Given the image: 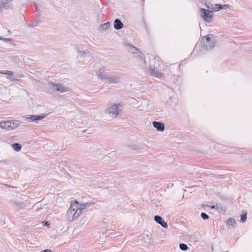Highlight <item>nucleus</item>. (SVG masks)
Here are the masks:
<instances>
[{
  "label": "nucleus",
  "instance_id": "nucleus-1",
  "mask_svg": "<svg viewBox=\"0 0 252 252\" xmlns=\"http://www.w3.org/2000/svg\"><path fill=\"white\" fill-rule=\"evenodd\" d=\"M91 205V202L79 204L78 201H75L72 203L67 211V219L68 221H72L77 219L81 214L83 209Z\"/></svg>",
  "mask_w": 252,
  "mask_h": 252
},
{
  "label": "nucleus",
  "instance_id": "nucleus-2",
  "mask_svg": "<svg viewBox=\"0 0 252 252\" xmlns=\"http://www.w3.org/2000/svg\"><path fill=\"white\" fill-rule=\"evenodd\" d=\"M96 75L105 83L118 84L121 82V78L117 75H109L106 73L105 68L102 67L96 72Z\"/></svg>",
  "mask_w": 252,
  "mask_h": 252
},
{
  "label": "nucleus",
  "instance_id": "nucleus-3",
  "mask_svg": "<svg viewBox=\"0 0 252 252\" xmlns=\"http://www.w3.org/2000/svg\"><path fill=\"white\" fill-rule=\"evenodd\" d=\"M122 105L120 103H111L105 109V112L113 118H116L121 111Z\"/></svg>",
  "mask_w": 252,
  "mask_h": 252
},
{
  "label": "nucleus",
  "instance_id": "nucleus-4",
  "mask_svg": "<svg viewBox=\"0 0 252 252\" xmlns=\"http://www.w3.org/2000/svg\"><path fill=\"white\" fill-rule=\"evenodd\" d=\"M201 43L205 49H211L215 46V40L212 35H208L202 38Z\"/></svg>",
  "mask_w": 252,
  "mask_h": 252
},
{
  "label": "nucleus",
  "instance_id": "nucleus-5",
  "mask_svg": "<svg viewBox=\"0 0 252 252\" xmlns=\"http://www.w3.org/2000/svg\"><path fill=\"white\" fill-rule=\"evenodd\" d=\"M199 14L200 17L207 23H210L212 21L213 17V13L212 11L200 8Z\"/></svg>",
  "mask_w": 252,
  "mask_h": 252
},
{
  "label": "nucleus",
  "instance_id": "nucleus-6",
  "mask_svg": "<svg viewBox=\"0 0 252 252\" xmlns=\"http://www.w3.org/2000/svg\"><path fill=\"white\" fill-rule=\"evenodd\" d=\"M49 87L54 92H59L61 93H65L69 91L68 87L60 83L50 82Z\"/></svg>",
  "mask_w": 252,
  "mask_h": 252
},
{
  "label": "nucleus",
  "instance_id": "nucleus-7",
  "mask_svg": "<svg viewBox=\"0 0 252 252\" xmlns=\"http://www.w3.org/2000/svg\"><path fill=\"white\" fill-rule=\"evenodd\" d=\"M126 49L129 53L137 55V56L140 58H143V54L136 47L131 45H128L126 47Z\"/></svg>",
  "mask_w": 252,
  "mask_h": 252
},
{
  "label": "nucleus",
  "instance_id": "nucleus-8",
  "mask_svg": "<svg viewBox=\"0 0 252 252\" xmlns=\"http://www.w3.org/2000/svg\"><path fill=\"white\" fill-rule=\"evenodd\" d=\"M107 180L104 179H97L93 181L94 187L103 188L106 186Z\"/></svg>",
  "mask_w": 252,
  "mask_h": 252
},
{
  "label": "nucleus",
  "instance_id": "nucleus-9",
  "mask_svg": "<svg viewBox=\"0 0 252 252\" xmlns=\"http://www.w3.org/2000/svg\"><path fill=\"white\" fill-rule=\"evenodd\" d=\"M21 122L17 120H9L8 130L17 128L20 126Z\"/></svg>",
  "mask_w": 252,
  "mask_h": 252
},
{
  "label": "nucleus",
  "instance_id": "nucleus-10",
  "mask_svg": "<svg viewBox=\"0 0 252 252\" xmlns=\"http://www.w3.org/2000/svg\"><path fill=\"white\" fill-rule=\"evenodd\" d=\"M152 237L151 234L148 231H146L142 235L141 241L144 243L150 244L151 243Z\"/></svg>",
  "mask_w": 252,
  "mask_h": 252
},
{
  "label": "nucleus",
  "instance_id": "nucleus-11",
  "mask_svg": "<svg viewBox=\"0 0 252 252\" xmlns=\"http://www.w3.org/2000/svg\"><path fill=\"white\" fill-rule=\"evenodd\" d=\"M153 126L159 131H163L164 130L165 126L163 123L157 121L153 122Z\"/></svg>",
  "mask_w": 252,
  "mask_h": 252
},
{
  "label": "nucleus",
  "instance_id": "nucleus-12",
  "mask_svg": "<svg viewBox=\"0 0 252 252\" xmlns=\"http://www.w3.org/2000/svg\"><path fill=\"white\" fill-rule=\"evenodd\" d=\"M46 115H42L41 116H36V115H30L29 117L27 116L25 117L26 120L30 119L31 122H34L38 120H41L46 117Z\"/></svg>",
  "mask_w": 252,
  "mask_h": 252
},
{
  "label": "nucleus",
  "instance_id": "nucleus-13",
  "mask_svg": "<svg viewBox=\"0 0 252 252\" xmlns=\"http://www.w3.org/2000/svg\"><path fill=\"white\" fill-rule=\"evenodd\" d=\"M154 220L158 223L160 224L163 227L167 228L168 225L166 222L163 221L162 218L159 216H155Z\"/></svg>",
  "mask_w": 252,
  "mask_h": 252
},
{
  "label": "nucleus",
  "instance_id": "nucleus-14",
  "mask_svg": "<svg viewBox=\"0 0 252 252\" xmlns=\"http://www.w3.org/2000/svg\"><path fill=\"white\" fill-rule=\"evenodd\" d=\"M149 72L153 76H155L158 78H160L162 76V73L159 72L157 69H156L155 67L153 68L150 67Z\"/></svg>",
  "mask_w": 252,
  "mask_h": 252
},
{
  "label": "nucleus",
  "instance_id": "nucleus-15",
  "mask_svg": "<svg viewBox=\"0 0 252 252\" xmlns=\"http://www.w3.org/2000/svg\"><path fill=\"white\" fill-rule=\"evenodd\" d=\"M10 2V0H0V8H3L6 9L10 8L11 7Z\"/></svg>",
  "mask_w": 252,
  "mask_h": 252
},
{
  "label": "nucleus",
  "instance_id": "nucleus-16",
  "mask_svg": "<svg viewBox=\"0 0 252 252\" xmlns=\"http://www.w3.org/2000/svg\"><path fill=\"white\" fill-rule=\"evenodd\" d=\"M211 209H216L219 213L224 214L225 212V209L220 204H217L211 207Z\"/></svg>",
  "mask_w": 252,
  "mask_h": 252
},
{
  "label": "nucleus",
  "instance_id": "nucleus-17",
  "mask_svg": "<svg viewBox=\"0 0 252 252\" xmlns=\"http://www.w3.org/2000/svg\"><path fill=\"white\" fill-rule=\"evenodd\" d=\"M123 23L121 22V21L120 19H116L114 20V27L116 30H120L123 28Z\"/></svg>",
  "mask_w": 252,
  "mask_h": 252
},
{
  "label": "nucleus",
  "instance_id": "nucleus-18",
  "mask_svg": "<svg viewBox=\"0 0 252 252\" xmlns=\"http://www.w3.org/2000/svg\"><path fill=\"white\" fill-rule=\"evenodd\" d=\"M2 74L6 75L7 78H10L12 81L16 79L14 78V72L10 70H3Z\"/></svg>",
  "mask_w": 252,
  "mask_h": 252
},
{
  "label": "nucleus",
  "instance_id": "nucleus-19",
  "mask_svg": "<svg viewBox=\"0 0 252 252\" xmlns=\"http://www.w3.org/2000/svg\"><path fill=\"white\" fill-rule=\"evenodd\" d=\"M77 52V58H85L87 56V52L81 50L79 47L76 48Z\"/></svg>",
  "mask_w": 252,
  "mask_h": 252
},
{
  "label": "nucleus",
  "instance_id": "nucleus-20",
  "mask_svg": "<svg viewBox=\"0 0 252 252\" xmlns=\"http://www.w3.org/2000/svg\"><path fill=\"white\" fill-rule=\"evenodd\" d=\"M110 27V22H108L102 24L99 26V31L101 32H104L106 31Z\"/></svg>",
  "mask_w": 252,
  "mask_h": 252
},
{
  "label": "nucleus",
  "instance_id": "nucleus-21",
  "mask_svg": "<svg viewBox=\"0 0 252 252\" xmlns=\"http://www.w3.org/2000/svg\"><path fill=\"white\" fill-rule=\"evenodd\" d=\"M9 120L1 121L0 122V127L2 129L8 130Z\"/></svg>",
  "mask_w": 252,
  "mask_h": 252
},
{
  "label": "nucleus",
  "instance_id": "nucleus-22",
  "mask_svg": "<svg viewBox=\"0 0 252 252\" xmlns=\"http://www.w3.org/2000/svg\"><path fill=\"white\" fill-rule=\"evenodd\" d=\"M227 224L231 229H234V225L236 223L235 220L234 219L230 218L226 221Z\"/></svg>",
  "mask_w": 252,
  "mask_h": 252
},
{
  "label": "nucleus",
  "instance_id": "nucleus-23",
  "mask_svg": "<svg viewBox=\"0 0 252 252\" xmlns=\"http://www.w3.org/2000/svg\"><path fill=\"white\" fill-rule=\"evenodd\" d=\"M11 146L16 152L20 151L22 149L21 145L18 143L13 144H12Z\"/></svg>",
  "mask_w": 252,
  "mask_h": 252
},
{
  "label": "nucleus",
  "instance_id": "nucleus-24",
  "mask_svg": "<svg viewBox=\"0 0 252 252\" xmlns=\"http://www.w3.org/2000/svg\"><path fill=\"white\" fill-rule=\"evenodd\" d=\"M221 9V5L219 4H216L214 7H213V11H218Z\"/></svg>",
  "mask_w": 252,
  "mask_h": 252
},
{
  "label": "nucleus",
  "instance_id": "nucleus-25",
  "mask_svg": "<svg viewBox=\"0 0 252 252\" xmlns=\"http://www.w3.org/2000/svg\"><path fill=\"white\" fill-rule=\"evenodd\" d=\"M180 249L184 251H187L188 249V246L184 243H181L179 245Z\"/></svg>",
  "mask_w": 252,
  "mask_h": 252
},
{
  "label": "nucleus",
  "instance_id": "nucleus-26",
  "mask_svg": "<svg viewBox=\"0 0 252 252\" xmlns=\"http://www.w3.org/2000/svg\"><path fill=\"white\" fill-rule=\"evenodd\" d=\"M247 220V213H245L243 215H241V219L240 220V222H244L246 221Z\"/></svg>",
  "mask_w": 252,
  "mask_h": 252
},
{
  "label": "nucleus",
  "instance_id": "nucleus-27",
  "mask_svg": "<svg viewBox=\"0 0 252 252\" xmlns=\"http://www.w3.org/2000/svg\"><path fill=\"white\" fill-rule=\"evenodd\" d=\"M201 217L203 220H207L209 218V216L205 213H201Z\"/></svg>",
  "mask_w": 252,
  "mask_h": 252
},
{
  "label": "nucleus",
  "instance_id": "nucleus-28",
  "mask_svg": "<svg viewBox=\"0 0 252 252\" xmlns=\"http://www.w3.org/2000/svg\"><path fill=\"white\" fill-rule=\"evenodd\" d=\"M206 7L208 8L209 9H211L210 11H212L213 12V7H214L212 5H209L208 4H206Z\"/></svg>",
  "mask_w": 252,
  "mask_h": 252
},
{
  "label": "nucleus",
  "instance_id": "nucleus-29",
  "mask_svg": "<svg viewBox=\"0 0 252 252\" xmlns=\"http://www.w3.org/2000/svg\"><path fill=\"white\" fill-rule=\"evenodd\" d=\"M228 5H227V4L221 5V9H224L226 8H228Z\"/></svg>",
  "mask_w": 252,
  "mask_h": 252
},
{
  "label": "nucleus",
  "instance_id": "nucleus-30",
  "mask_svg": "<svg viewBox=\"0 0 252 252\" xmlns=\"http://www.w3.org/2000/svg\"><path fill=\"white\" fill-rule=\"evenodd\" d=\"M50 224V223L48 221L44 222V225L48 226Z\"/></svg>",
  "mask_w": 252,
  "mask_h": 252
},
{
  "label": "nucleus",
  "instance_id": "nucleus-31",
  "mask_svg": "<svg viewBox=\"0 0 252 252\" xmlns=\"http://www.w3.org/2000/svg\"><path fill=\"white\" fill-rule=\"evenodd\" d=\"M41 252H51L50 250H46L41 251Z\"/></svg>",
  "mask_w": 252,
  "mask_h": 252
},
{
  "label": "nucleus",
  "instance_id": "nucleus-32",
  "mask_svg": "<svg viewBox=\"0 0 252 252\" xmlns=\"http://www.w3.org/2000/svg\"><path fill=\"white\" fill-rule=\"evenodd\" d=\"M15 204H16V206H19L21 208H23V205H19V204L18 203H15Z\"/></svg>",
  "mask_w": 252,
  "mask_h": 252
},
{
  "label": "nucleus",
  "instance_id": "nucleus-33",
  "mask_svg": "<svg viewBox=\"0 0 252 252\" xmlns=\"http://www.w3.org/2000/svg\"><path fill=\"white\" fill-rule=\"evenodd\" d=\"M3 70H0V74H2Z\"/></svg>",
  "mask_w": 252,
  "mask_h": 252
}]
</instances>
